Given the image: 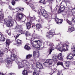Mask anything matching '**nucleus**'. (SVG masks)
<instances>
[{"mask_svg": "<svg viewBox=\"0 0 75 75\" xmlns=\"http://www.w3.org/2000/svg\"><path fill=\"white\" fill-rule=\"evenodd\" d=\"M13 57H12V54L11 55V57L13 58L12 60L14 61V60H15L17 64L19 65V68H23V67H24V61L25 60H21V59L20 58L17 59V57H16L14 54H13Z\"/></svg>", "mask_w": 75, "mask_h": 75, "instance_id": "obj_1", "label": "nucleus"}, {"mask_svg": "<svg viewBox=\"0 0 75 75\" xmlns=\"http://www.w3.org/2000/svg\"><path fill=\"white\" fill-rule=\"evenodd\" d=\"M16 10H18L16 11H18L17 14H16V20L18 21H20L23 18H24V16H25V15H24L22 11H23L24 10V8H18L16 9Z\"/></svg>", "mask_w": 75, "mask_h": 75, "instance_id": "obj_2", "label": "nucleus"}, {"mask_svg": "<svg viewBox=\"0 0 75 75\" xmlns=\"http://www.w3.org/2000/svg\"><path fill=\"white\" fill-rule=\"evenodd\" d=\"M9 20L7 21V19H4V22L5 24H6L7 27H10L13 26L14 24V20L13 18L11 16H8Z\"/></svg>", "mask_w": 75, "mask_h": 75, "instance_id": "obj_3", "label": "nucleus"}, {"mask_svg": "<svg viewBox=\"0 0 75 75\" xmlns=\"http://www.w3.org/2000/svg\"><path fill=\"white\" fill-rule=\"evenodd\" d=\"M34 42L37 43L36 45H35L33 43H31L33 47L35 48H39L40 47V45H41V42L40 40H35L34 41Z\"/></svg>", "mask_w": 75, "mask_h": 75, "instance_id": "obj_4", "label": "nucleus"}, {"mask_svg": "<svg viewBox=\"0 0 75 75\" xmlns=\"http://www.w3.org/2000/svg\"><path fill=\"white\" fill-rule=\"evenodd\" d=\"M55 34L54 30H50L49 32H47L46 34V37L48 38H51V37H53V35Z\"/></svg>", "mask_w": 75, "mask_h": 75, "instance_id": "obj_5", "label": "nucleus"}, {"mask_svg": "<svg viewBox=\"0 0 75 75\" xmlns=\"http://www.w3.org/2000/svg\"><path fill=\"white\" fill-rule=\"evenodd\" d=\"M47 44L48 45H49L50 46V50H49V54H51V53L52 52V50H54V47L52 46H54V44L52 43H50L49 42H47Z\"/></svg>", "mask_w": 75, "mask_h": 75, "instance_id": "obj_6", "label": "nucleus"}, {"mask_svg": "<svg viewBox=\"0 0 75 75\" xmlns=\"http://www.w3.org/2000/svg\"><path fill=\"white\" fill-rule=\"evenodd\" d=\"M4 13L2 11H0V22L2 23V25H4V23H3V22L1 21H3L4 20V19L3 18L4 17Z\"/></svg>", "mask_w": 75, "mask_h": 75, "instance_id": "obj_7", "label": "nucleus"}, {"mask_svg": "<svg viewBox=\"0 0 75 75\" xmlns=\"http://www.w3.org/2000/svg\"><path fill=\"white\" fill-rule=\"evenodd\" d=\"M19 32L20 33H21V34H24V33H25L26 37H28L29 36H30L31 35V34H30V32L28 31H26L25 30L24 32L22 30H19Z\"/></svg>", "mask_w": 75, "mask_h": 75, "instance_id": "obj_8", "label": "nucleus"}, {"mask_svg": "<svg viewBox=\"0 0 75 75\" xmlns=\"http://www.w3.org/2000/svg\"><path fill=\"white\" fill-rule=\"evenodd\" d=\"M68 47H69V46L68 45H67V43L63 44L62 45L63 51H68V50L67 48Z\"/></svg>", "mask_w": 75, "mask_h": 75, "instance_id": "obj_9", "label": "nucleus"}, {"mask_svg": "<svg viewBox=\"0 0 75 75\" xmlns=\"http://www.w3.org/2000/svg\"><path fill=\"white\" fill-rule=\"evenodd\" d=\"M43 17H44L46 18V19L49 22L51 21V18H50V16H49V15H48V12H47L46 13L45 15L43 16Z\"/></svg>", "mask_w": 75, "mask_h": 75, "instance_id": "obj_10", "label": "nucleus"}, {"mask_svg": "<svg viewBox=\"0 0 75 75\" xmlns=\"http://www.w3.org/2000/svg\"><path fill=\"white\" fill-rule=\"evenodd\" d=\"M36 67L38 68V69H39L40 70V69H43V67H42V65L39 62L37 63L36 64Z\"/></svg>", "mask_w": 75, "mask_h": 75, "instance_id": "obj_11", "label": "nucleus"}, {"mask_svg": "<svg viewBox=\"0 0 75 75\" xmlns=\"http://www.w3.org/2000/svg\"><path fill=\"white\" fill-rule=\"evenodd\" d=\"M33 57L35 58H38L40 56V54L38 52H37L35 51L33 52Z\"/></svg>", "mask_w": 75, "mask_h": 75, "instance_id": "obj_12", "label": "nucleus"}, {"mask_svg": "<svg viewBox=\"0 0 75 75\" xmlns=\"http://www.w3.org/2000/svg\"><path fill=\"white\" fill-rule=\"evenodd\" d=\"M57 59L59 60H60L61 61H63V58L62 57V54L61 53H60L57 55Z\"/></svg>", "mask_w": 75, "mask_h": 75, "instance_id": "obj_13", "label": "nucleus"}, {"mask_svg": "<svg viewBox=\"0 0 75 75\" xmlns=\"http://www.w3.org/2000/svg\"><path fill=\"white\" fill-rule=\"evenodd\" d=\"M74 57V55H73V54H72L71 53L68 54H67V58L68 59H69L71 60Z\"/></svg>", "mask_w": 75, "mask_h": 75, "instance_id": "obj_14", "label": "nucleus"}, {"mask_svg": "<svg viewBox=\"0 0 75 75\" xmlns=\"http://www.w3.org/2000/svg\"><path fill=\"white\" fill-rule=\"evenodd\" d=\"M46 61L48 63L49 65H52L54 61V59H48L46 60Z\"/></svg>", "mask_w": 75, "mask_h": 75, "instance_id": "obj_15", "label": "nucleus"}, {"mask_svg": "<svg viewBox=\"0 0 75 75\" xmlns=\"http://www.w3.org/2000/svg\"><path fill=\"white\" fill-rule=\"evenodd\" d=\"M39 38V36L36 33H33V40L34 39H37V38L38 39Z\"/></svg>", "mask_w": 75, "mask_h": 75, "instance_id": "obj_16", "label": "nucleus"}, {"mask_svg": "<svg viewBox=\"0 0 75 75\" xmlns=\"http://www.w3.org/2000/svg\"><path fill=\"white\" fill-rule=\"evenodd\" d=\"M47 12L45 10L43 9L42 10L41 12H39V14H41L42 16H45V14L47 13Z\"/></svg>", "mask_w": 75, "mask_h": 75, "instance_id": "obj_17", "label": "nucleus"}, {"mask_svg": "<svg viewBox=\"0 0 75 75\" xmlns=\"http://www.w3.org/2000/svg\"><path fill=\"white\" fill-rule=\"evenodd\" d=\"M11 58L10 59L9 58H7L6 59L5 61L8 64H11Z\"/></svg>", "mask_w": 75, "mask_h": 75, "instance_id": "obj_18", "label": "nucleus"}, {"mask_svg": "<svg viewBox=\"0 0 75 75\" xmlns=\"http://www.w3.org/2000/svg\"><path fill=\"white\" fill-rule=\"evenodd\" d=\"M5 40L6 38H4V35L0 34V40L2 41H4Z\"/></svg>", "mask_w": 75, "mask_h": 75, "instance_id": "obj_19", "label": "nucleus"}, {"mask_svg": "<svg viewBox=\"0 0 75 75\" xmlns=\"http://www.w3.org/2000/svg\"><path fill=\"white\" fill-rule=\"evenodd\" d=\"M57 24H62V21H63L62 20L58 19V18H57Z\"/></svg>", "mask_w": 75, "mask_h": 75, "instance_id": "obj_20", "label": "nucleus"}, {"mask_svg": "<svg viewBox=\"0 0 75 75\" xmlns=\"http://www.w3.org/2000/svg\"><path fill=\"white\" fill-rule=\"evenodd\" d=\"M16 43L17 44V45H21L22 43V40L18 39L16 40Z\"/></svg>", "mask_w": 75, "mask_h": 75, "instance_id": "obj_21", "label": "nucleus"}, {"mask_svg": "<svg viewBox=\"0 0 75 75\" xmlns=\"http://www.w3.org/2000/svg\"><path fill=\"white\" fill-rule=\"evenodd\" d=\"M26 27L27 29L30 30L31 28V23L30 22H28L26 23Z\"/></svg>", "mask_w": 75, "mask_h": 75, "instance_id": "obj_22", "label": "nucleus"}, {"mask_svg": "<svg viewBox=\"0 0 75 75\" xmlns=\"http://www.w3.org/2000/svg\"><path fill=\"white\" fill-rule=\"evenodd\" d=\"M6 46H9V45H10V44L11 43V41H10V40L9 39H6Z\"/></svg>", "mask_w": 75, "mask_h": 75, "instance_id": "obj_23", "label": "nucleus"}, {"mask_svg": "<svg viewBox=\"0 0 75 75\" xmlns=\"http://www.w3.org/2000/svg\"><path fill=\"white\" fill-rule=\"evenodd\" d=\"M40 72V71L36 70L35 71H34L33 72V75H39V72Z\"/></svg>", "mask_w": 75, "mask_h": 75, "instance_id": "obj_24", "label": "nucleus"}, {"mask_svg": "<svg viewBox=\"0 0 75 75\" xmlns=\"http://www.w3.org/2000/svg\"><path fill=\"white\" fill-rule=\"evenodd\" d=\"M22 74L23 75H28V72L27 70H24L22 72Z\"/></svg>", "mask_w": 75, "mask_h": 75, "instance_id": "obj_25", "label": "nucleus"}, {"mask_svg": "<svg viewBox=\"0 0 75 75\" xmlns=\"http://www.w3.org/2000/svg\"><path fill=\"white\" fill-rule=\"evenodd\" d=\"M36 30L40 29L41 27V25L40 24H37L36 25Z\"/></svg>", "mask_w": 75, "mask_h": 75, "instance_id": "obj_26", "label": "nucleus"}, {"mask_svg": "<svg viewBox=\"0 0 75 75\" xmlns=\"http://www.w3.org/2000/svg\"><path fill=\"white\" fill-rule=\"evenodd\" d=\"M75 30V28L74 27H72L70 28V29H69L68 30V31L69 32H70L71 33V32H72V31H74Z\"/></svg>", "mask_w": 75, "mask_h": 75, "instance_id": "obj_27", "label": "nucleus"}, {"mask_svg": "<svg viewBox=\"0 0 75 75\" xmlns=\"http://www.w3.org/2000/svg\"><path fill=\"white\" fill-rule=\"evenodd\" d=\"M57 65L58 66V65H61L63 67H64V65H63V63L62 62H59L57 63Z\"/></svg>", "mask_w": 75, "mask_h": 75, "instance_id": "obj_28", "label": "nucleus"}, {"mask_svg": "<svg viewBox=\"0 0 75 75\" xmlns=\"http://www.w3.org/2000/svg\"><path fill=\"white\" fill-rule=\"evenodd\" d=\"M71 49L74 52L73 53V56H75V45H74V47L73 48H71Z\"/></svg>", "mask_w": 75, "mask_h": 75, "instance_id": "obj_29", "label": "nucleus"}, {"mask_svg": "<svg viewBox=\"0 0 75 75\" xmlns=\"http://www.w3.org/2000/svg\"><path fill=\"white\" fill-rule=\"evenodd\" d=\"M25 49L26 50H30V47L27 45H25L24 47Z\"/></svg>", "mask_w": 75, "mask_h": 75, "instance_id": "obj_30", "label": "nucleus"}, {"mask_svg": "<svg viewBox=\"0 0 75 75\" xmlns=\"http://www.w3.org/2000/svg\"><path fill=\"white\" fill-rule=\"evenodd\" d=\"M32 56H33V55L32 54H28L26 56V58L27 59H29V58H31Z\"/></svg>", "mask_w": 75, "mask_h": 75, "instance_id": "obj_31", "label": "nucleus"}, {"mask_svg": "<svg viewBox=\"0 0 75 75\" xmlns=\"http://www.w3.org/2000/svg\"><path fill=\"white\" fill-rule=\"evenodd\" d=\"M72 21L73 22H74V23H75V16H74V15H73L72 16Z\"/></svg>", "mask_w": 75, "mask_h": 75, "instance_id": "obj_32", "label": "nucleus"}, {"mask_svg": "<svg viewBox=\"0 0 75 75\" xmlns=\"http://www.w3.org/2000/svg\"><path fill=\"white\" fill-rule=\"evenodd\" d=\"M45 65V67H48V65H50V64H49L48 62H47V61L45 62L43 64V65Z\"/></svg>", "mask_w": 75, "mask_h": 75, "instance_id": "obj_33", "label": "nucleus"}, {"mask_svg": "<svg viewBox=\"0 0 75 75\" xmlns=\"http://www.w3.org/2000/svg\"><path fill=\"white\" fill-rule=\"evenodd\" d=\"M52 58L53 59H57V54H54V55H53L52 56Z\"/></svg>", "mask_w": 75, "mask_h": 75, "instance_id": "obj_34", "label": "nucleus"}, {"mask_svg": "<svg viewBox=\"0 0 75 75\" xmlns=\"http://www.w3.org/2000/svg\"><path fill=\"white\" fill-rule=\"evenodd\" d=\"M55 70L54 69H53L52 70V71L50 73V75H52L55 72Z\"/></svg>", "mask_w": 75, "mask_h": 75, "instance_id": "obj_35", "label": "nucleus"}, {"mask_svg": "<svg viewBox=\"0 0 75 75\" xmlns=\"http://www.w3.org/2000/svg\"><path fill=\"white\" fill-rule=\"evenodd\" d=\"M45 1V0H41L40 1H39V3H43V4H45V3H44Z\"/></svg>", "mask_w": 75, "mask_h": 75, "instance_id": "obj_36", "label": "nucleus"}, {"mask_svg": "<svg viewBox=\"0 0 75 75\" xmlns=\"http://www.w3.org/2000/svg\"><path fill=\"white\" fill-rule=\"evenodd\" d=\"M11 3L13 6H14L16 4V1L14 0H13Z\"/></svg>", "mask_w": 75, "mask_h": 75, "instance_id": "obj_37", "label": "nucleus"}, {"mask_svg": "<svg viewBox=\"0 0 75 75\" xmlns=\"http://www.w3.org/2000/svg\"><path fill=\"white\" fill-rule=\"evenodd\" d=\"M67 23L69 24H70V25H72V22H70L67 19L66 20Z\"/></svg>", "mask_w": 75, "mask_h": 75, "instance_id": "obj_38", "label": "nucleus"}, {"mask_svg": "<svg viewBox=\"0 0 75 75\" xmlns=\"http://www.w3.org/2000/svg\"><path fill=\"white\" fill-rule=\"evenodd\" d=\"M4 54V53L3 52H2L1 51H0V57H2V55H3Z\"/></svg>", "mask_w": 75, "mask_h": 75, "instance_id": "obj_39", "label": "nucleus"}, {"mask_svg": "<svg viewBox=\"0 0 75 75\" xmlns=\"http://www.w3.org/2000/svg\"><path fill=\"white\" fill-rule=\"evenodd\" d=\"M57 75H63L62 71H59L57 73Z\"/></svg>", "mask_w": 75, "mask_h": 75, "instance_id": "obj_40", "label": "nucleus"}, {"mask_svg": "<svg viewBox=\"0 0 75 75\" xmlns=\"http://www.w3.org/2000/svg\"><path fill=\"white\" fill-rule=\"evenodd\" d=\"M20 25H17L14 28V29H15V30H16V29H18Z\"/></svg>", "mask_w": 75, "mask_h": 75, "instance_id": "obj_41", "label": "nucleus"}, {"mask_svg": "<svg viewBox=\"0 0 75 75\" xmlns=\"http://www.w3.org/2000/svg\"><path fill=\"white\" fill-rule=\"evenodd\" d=\"M64 10V9H61L59 8V10L58 11V13H59H59H60L61 12H62V11H63Z\"/></svg>", "mask_w": 75, "mask_h": 75, "instance_id": "obj_42", "label": "nucleus"}, {"mask_svg": "<svg viewBox=\"0 0 75 75\" xmlns=\"http://www.w3.org/2000/svg\"><path fill=\"white\" fill-rule=\"evenodd\" d=\"M60 9L61 10H64V6H61L60 8Z\"/></svg>", "mask_w": 75, "mask_h": 75, "instance_id": "obj_43", "label": "nucleus"}, {"mask_svg": "<svg viewBox=\"0 0 75 75\" xmlns=\"http://www.w3.org/2000/svg\"><path fill=\"white\" fill-rule=\"evenodd\" d=\"M71 12L72 13H73V14H75V9H72Z\"/></svg>", "mask_w": 75, "mask_h": 75, "instance_id": "obj_44", "label": "nucleus"}, {"mask_svg": "<svg viewBox=\"0 0 75 75\" xmlns=\"http://www.w3.org/2000/svg\"><path fill=\"white\" fill-rule=\"evenodd\" d=\"M8 32H7L8 35H11V32L9 30H7V31H8Z\"/></svg>", "mask_w": 75, "mask_h": 75, "instance_id": "obj_45", "label": "nucleus"}, {"mask_svg": "<svg viewBox=\"0 0 75 75\" xmlns=\"http://www.w3.org/2000/svg\"><path fill=\"white\" fill-rule=\"evenodd\" d=\"M52 2H51V3H50L49 4V5L50 7V8H51V9H52Z\"/></svg>", "mask_w": 75, "mask_h": 75, "instance_id": "obj_46", "label": "nucleus"}, {"mask_svg": "<svg viewBox=\"0 0 75 75\" xmlns=\"http://www.w3.org/2000/svg\"><path fill=\"white\" fill-rule=\"evenodd\" d=\"M58 50L59 51H61V52H62L63 51V49H62V47H60L58 49Z\"/></svg>", "mask_w": 75, "mask_h": 75, "instance_id": "obj_47", "label": "nucleus"}, {"mask_svg": "<svg viewBox=\"0 0 75 75\" xmlns=\"http://www.w3.org/2000/svg\"><path fill=\"white\" fill-rule=\"evenodd\" d=\"M67 63L68 64H66V67H69L70 66V64H69V62H67Z\"/></svg>", "mask_w": 75, "mask_h": 75, "instance_id": "obj_48", "label": "nucleus"}, {"mask_svg": "<svg viewBox=\"0 0 75 75\" xmlns=\"http://www.w3.org/2000/svg\"><path fill=\"white\" fill-rule=\"evenodd\" d=\"M21 35V34H19V35H17L16 36V38H15V40H16L17 39V38H18V37H19V36H20V35Z\"/></svg>", "mask_w": 75, "mask_h": 75, "instance_id": "obj_49", "label": "nucleus"}, {"mask_svg": "<svg viewBox=\"0 0 75 75\" xmlns=\"http://www.w3.org/2000/svg\"><path fill=\"white\" fill-rule=\"evenodd\" d=\"M9 8L10 9V10H13V9L12 8V7H11V6H9Z\"/></svg>", "mask_w": 75, "mask_h": 75, "instance_id": "obj_50", "label": "nucleus"}, {"mask_svg": "<svg viewBox=\"0 0 75 75\" xmlns=\"http://www.w3.org/2000/svg\"><path fill=\"white\" fill-rule=\"evenodd\" d=\"M3 61V58H0V62H2Z\"/></svg>", "mask_w": 75, "mask_h": 75, "instance_id": "obj_51", "label": "nucleus"}, {"mask_svg": "<svg viewBox=\"0 0 75 75\" xmlns=\"http://www.w3.org/2000/svg\"><path fill=\"white\" fill-rule=\"evenodd\" d=\"M14 74H15V73H11L9 74V75H14Z\"/></svg>", "mask_w": 75, "mask_h": 75, "instance_id": "obj_52", "label": "nucleus"}, {"mask_svg": "<svg viewBox=\"0 0 75 75\" xmlns=\"http://www.w3.org/2000/svg\"><path fill=\"white\" fill-rule=\"evenodd\" d=\"M0 75H4V74H3V73H0Z\"/></svg>", "mask_w": 75, "mask_h": 75, "instance_id": "obj_53", "label": "nucleus"}, {"mask_svg": "<svg viewBox=\"0 0 75 75\" xmlns=\"http://www.w3.org/2000/svg\"><path fill=\"white\" fill-rule=\"evenodd\" d=\"M64 1L66 2H68V0H64Z\"/></svg>", "mask_w": 75, "mask_h": 75, "instance_id": "obj_54", "label": "nucleus"}, {"mask_svg": "<svg viewBox=\"0 0 75 75\" xmlns=\"http://www.w3.org/2000/svg\"><path fill=\"white\" fill-rule=\"evenodd\" d=\"M54 20H55V21L56 23H57V21H56V17H55V18H54Z\"/></svg>", "mask_w": 75, "mask_h": 75, "instance_id": "obj_55", "label": "nucleus"}, {"mask_svg": "<svg viewBox=\"0 0 75 75\" xmlns=\"http://www.w3.org/2000/svg\"><path fill=\"white\" fill-rule=\"evenodd\" d=\"M34 11H35V12H37V11L36 10H33Z\"/></svg>", "mask_w": 75, "mask_h": 75, "instance_id": "obj_56", "label": "nucleus"}, {"mask_svg": "<svg viewBox=\"0 0 75 75\" xmlns=\"http://www.w3.org/2000/svg\"><path fill=\"white\" fill-rule=\"evenodd\" d=\"M48 1H52V0H47Z\"/></svg>", "mask_w": 75, "mask_h": 75, "instance_id": "obj_57", "label": "nucleus"}, {"mask_svg": "<svg viewBox=\"0 0 75 75\" xmlns=\"http://www.w3.org/2000/svg\"><path fill=\"white\" fill-rule=\"evenodd\" d=\"M34 27V25L32 26V28H33Z\"/></svg>", "mask_w": 75, "mask_h": 75, "instance_id": "obj_58", "label": "nucleus"}, {"mask_svg": "<svg viewBox=\"0 0 75 75\" xmlns=\"http://www.w3.org/2000/svg\"><path fill=\"white\" fill-rule=\"evenodd\" d=\"M54 10H57V8H55L54 9Z\"/></svg>", "mask_w": 75, "mask_h": 75, "instance_id": "obj_59", "label": "nucleus"}, {"mask_svg": "<svg viewBox=\"0 0 75 75\" xmlns=\"http://www.w3.org/2000/svg\"><path fill=\"white\" fill-rule=\"evenodd\" d=\"M1 0H0V4L1 3Z\"/></svg>", "mask_w": 75, "mask_h": 75, "instance_id": "obj_60", "label": "nucleus"}, {"mask_svg": "<svg viewBox=\"0 0 75 75\" xmlns=\"http://www.w3.org/2000/svg\"><path fill=\"white\" fill-rule=\"evenodd\" d=\"M30 7L31 8H32V6H31V5H30Z\"/></svg>", "mask_w": 75, "mask_h": 75, "instance_id": "obj_61", "label": "nucleus"}, {"mask_svg": "<svg viewBox=\"0 0 75 75\" xmlns=\"http://www.w3.org/2000/svg\"><path fill=\"white\" fill-rule=\"evenodd\" d=\"M25 1H27V0H25Z\"/></svg>", "mask_w": 75, "mask_h": 75, "instance_id": "obj_62", "label": "nucleus"}, {"mask_svg": "<svg viewBox=\"0 0 75 75\" xmlns=\"http://www.w3.org/2000/svg\"><path fill=\"white\" fill-rule=\"evenodd\" d=\"M15 0V1H18V0Z\"/></svg>", "mask_w": 75, "mask_h": 75, "instance_id": "obj_63", "label": "nucleus"}, {"mask_svg": "<svg viewBox=\"0 0 75 75\" xmlns=\"http://www.w3.org/2000/svg\"><path fill=\"white\" fill-rule=\"evenodd\" d=\"M7 1H9V0H6Z\"/></svg>", "mask_w": 75, "mask_h": 75, "instance_id": "obj_64", "label": "nucleus"}]
</instances>
